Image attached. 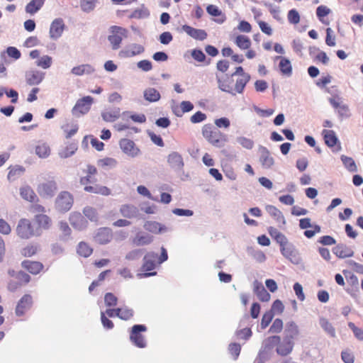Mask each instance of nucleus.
I'll return each mask as SVG.
<instances>
[{
  "label": "nucleus",
  "mask_w": 363,
  "mask_h": 363,
  "mask_svg": "<svg viewBox=\"0 0 363 363\" xmlns=\"http://www.w3.org/2000/svg\"><path fill=\"white\" fill-rule=\"evenodd\" d=\"M348 327L352 330L354 336L359 340H363V330L357 328L354 323L350 322Z\"/></svg>",
  "instance_id": "nucleus-64"
},
{
  "label": "nucleus",
  "mask_w": 363,
  "mask_h": 363,
  "mask_svg": "<svg viewBox=\"0 0 363 363\" xmlns=\"http://www.w3.org/2000/svg\"><path fill=\"white\" fill-rule=\"evenodd\" d=\"M50 148L45 143H40L35 147V154L40 158H47L50 155Z\"/></svg>",
  "instance_id": "nucleus-40"
},
{
  "label": "nucleus",
  "mask_w": 363,
  "mask_h": 363,
  "mask_svg": "<svg viewBox=\"0 0 363 363\" xmlns=\"http://www.w3.org/2000/svg\"><path fill=\"white\" fill-rule=\"evenodd\" d=\"M69 223L74 228L78 230H83L88 225L87 220L78 212H73L70 214Z\"/></svg>",
  "instance_id": "nucleus-14"
},
{
  "label": "nucleus",
  "mask_w": 363,
  "mask_h": 363,
  "mask_svg": "<svg viewBox=\"0 0 363 363\" xmlns=\"http://www.w3.org/2000/svg\"><path fill=\"white\" fill-rule=\"evenodd\" d=\"M83 213L91 222L96 223L99 220V215L96 210L91 206H86L83 209Z\"/></svg>",
  "instance_id": "nucleus-47"
},
{
  "label": "nucleus",
  "mask_w": 363,
  "mask_h": 363,
  "mask_svg": "<svg viewBox=\"0 0 363 363\" xmlns=\"http://www.w3.org/2000/svg\"><path fill=\"white\" fill-rule=\"evenodd\" d=\"M65 25L64 21L60 18H55L50 24V37L52 40H57L60 38L65 30Z\"/></svg>",
  "instance_id": "nucleus-13"
},
{
  "label": "nucleus",
  "mask_w": 363,
  "mask_h": 363,
  "mask_svg": "<svg viewBox=\"0 0 363 363\" xmlns=\"http://www.w3.org/2000/svg\"><path fill=\"white\" fill-rule=\"evenodd\" d=\"M57 189V183L53 178L40 183L37 186L38 194L45 199L54 196Z\"/></svg>",
  "instance_id": "nucleus-7"
},
{
  "label": "nucleus",
  "mask_w": 363,
  "mask_h": 363,
  "mask_svg": "<svg viewBox=\"0 0 363 363\" xmlns=\"http://www.w3.org/2000/svg\"><path fill=\"white\" fill-rule=\"evenodd\" d=\"M274 60H279V67L283 75L290 77L292 74V66L289 59L281 56H276Z\"/></svg>",
  "instance_id": "nucleus-21"
},
{
  "label": "nucleus",
  "mask_w": 363,
  "mask_h": 363,
  "mask_svg": "<svg viewBox=\"0 0 363 363\" xmlns=\"http://www.w3.org/2000/svg\"><path fill=\"white\" fill-rule=\"evenodd\" d=\"M218 85V88L224 92H227L232 96H235V92H234V90L232 89L230 85L227 83L225 80H221L220 78H217Z\"/></svg>",
  "instance_id": "nucleus-54"
},
{
  "label": "nucleus",
  "mask_w": 363,
  "mask_h": 363,
  "mask_svg": "<svg viewBox=\"0 0 363 363\" xmlns=\"http://www.w3.org/2000/svg\"><path fill=\"white\" fill-rule=\"evenodd\" d=\"M236 336L239 339L247 340L252 335L251 329L249 328H245L241 330H238L235 333Z\"/></svg>",
  "instance_id": "nucleus-62"
},
{
  "label": "nucleus",
  "mask_w": 363,
  "mask_h": 363,
  "mask_svg": "<svg viewBox=\"0 0 363 363\" xmlns=\"http://www.w3.org/2000/svg\"><path fill=\"white\" fill-rule=\"evenodd\" d=\"M150 16V12L147 9H140L135 10L131 17L134 18H146Z\"/></svg>",
  "instance_id": "nucleus-58"
},
{
  "label": "nucleus",
  "mask_w": 363,
  "mask_h": 363,
  "mask_svg": "<svg viewBox=\"0 0 363 363\" xmlns=\"http://www.w3.org/2000/svg\"><path fill=\"white\" fill-rule=\"evenodd\" d=\"M101 116L106 122H114L121 116V108L118 107L106 108L101 112Z\"/></svg>",
  "instance_id": "nucleus-20"
},
{
  "label": "nucleus",
  "mask_w": 363,
  "mask_h": 363,
  "mask_svg": "<svg viewBox=\"0 0 363 363\" xmlns=\"http://www.w3.org/2000/svg\"><path fill=\"white\" fill-rule=\"evenodd\" d=\"M45 0H31L26 6V12L29 14L37 13L43 6Z\"/></svg>",
  "instance_id": "nucleus-37"
},
{
  "label": "nucleus",
  "mask_w": 363,
  "mask_h": 363,
  "mask_svg": "<svg viewBox=\"0 0 363 363\" xmlns=\"http://www.w3.org/2000/svg\"><path fill=\"white\" fill-rule=\"evenodd\" d=\"M84 191L89 193L101 194L108 196L111 194V191L108 188L104 186L94 185V186H85Z\"/></svg>",
  "instance_id": "nucleus-36"
},
{
  "label": "nucleus",
  "mask_w": 363,
  "mask_h": 363,
  "mask_svg": "<svg viewBox=\"0 0 363 363\" xmlns=\"http://www.w3.org/2000/svg\"><path fill=\"white\" fill-rule=\"evenodd\" d=\"M144 52L145 48L143 45L138 43H130L119 51L118 56L121 58H131L141 55Z\"/></svg>",
  "instance_id": "nucleus-8"
},
{
  "label": "nucleus",
  "mask_w": 363,
  "mask_h": 363,
  "mask_svg": "<svg viewBox=\"0 0 363 363\" xmlns=\"http://www.w3.org/2000/svg\"><path fill=\"white\" fill-rule=\"evenodd\" d=\"M254 292L257 296L258 298L262 302H267L270 300L271 296L265 289L261 282L255 281L253 283Z\"/></svg>",
  "instance_id": "nucleus-22"
},
{
  "label": "nucleus",
  "mask_w": 363,
  "mask_h": 363,
  "mask_svg": "<svg viewBox=\"0 0 363 363\" xmlns=\"http://www.w3.org/2000/svg\"><path fill=\"white\" fill-rule=\"evenodd\" d=\"M94 99L90 96H84L77 101L72 109V113L75 117H80L86 114L91 109Z\"/></svg>",
  "instance_id": "nucleus-5"
},
{
  "label": "nucleus",
  "mask_w": 363,
  "mask_h": 363,
  "mask_svg": "<svg viewBox=\"0 0 363 363\" xmlns=\"http://www.w3.org/2000/svg\"><path fill=\"white\" fill-rule=\"evenodd\" d=\"M24 172V168L22 167H15L13 168H11L8 174V179L9 181H14L16 180L23 172Z\"/></svg>",
  "instance_id": "nucleus-50"
},
{
  "label": "nucleus",
  "mask_w": 363,
  "mask_h": 363,
  "mask_svg": "<svg viewBox=\"0 0 363 363\" xmlns=\"http://www.w3.org/2000/svg\"><path fill=\"white\" fill-rule=\"evenodd\" d=\"M167 162L174 171L180 172L183 171L184 163L182 156L177 152H172L167 156Z\"/></svg>",
  "instance_id": "nucleus-12"
},
{
  "label": "nucleus",
  "mask_w": 363,
  "mask_h": 363,
  "mask_svg": "<svg viewBox=\"0 0 363 363\" xmlns=\"http://www.w3.org/2000/svg\"><path fill=\"white\" fill-rule=\"evenodd\" d=\"M37 250V245H28L21 250V254L24 257H31L36 253Z\"/></svg>",
  "instance_id": "nucleus-59"
},
{
  "label": "nucleus",
  "mask_w": 363,
  "mask_h": 363,
  "mask_svg": "<svg viewBox=\"0 0 363 363\" xmlns=\"http://www.w3.org/2000/svg\"><path fill=\"white\" fill-rule=\"evenodd\" d=\"M280 251L281 255L288 259L298 252L293 244H290L285 247H281Z\"/></svg>",
  "instance_id": "nucleus-52"
},
{
  "label": "nucleus",
  "mask_w": 363,
  "mask_h": 363,
  "mask_svg": "<svg viewBox=\"0 0 363 363\" xmlns=\"http://www.w3.org/2000/svg\"><path fill=\"white\" fill-rule=\"evenodd\" d=\"M325 144L328 147H334L338 142V138L334 130L324 129L322 132Z\"/></svg>",
  "instance_id": "nucleus-32"
},
{
  "label": "nucleus",
  "mask_w": 363,
  "mask_h": 363,
  "mask_svg": "<svg viewBox=\"0 0 363 363\" xmlns=\"http://www.w3.org/2000/svg\"><path fill=\"white\" fill-rule=\"evenodd\" d=\"M21 198L29 202H35L38 200L33 189L28 185L23 186L19 189Z\"/></svg>",
  "instance_id": "nucleus-25"
},
{
  "label": "nucleus",
  "mask_w": 363,
  "mask_h": 363,
  "mask_svg": "<svg viewBox=\"0 0 363 363\" xmlns=\"http://www.w3.org/2000/svg\"><path fill=\"white\" fill-rule=\"evenodd\" d=\"M262 345L265 350L277 345L276 349L277 354L281 356H286L292 352L294 343V341L288 339H284L283 342H280V337L274 335L265 339Z\"/></svg>",
  "instance_id": "nucleus-1"
},
{
  "label": "nucleus",
  "mask_w": 363,
  "mask_h": 363,
  "mask_svg": "<svg viewBox=\"0 0 363 363\" xmlns=\"http://www.w3.org/2000/svg\"><path fill=\"white\" fill-rule=\"evenodd\" d=\"M293 289L298 299L301 301H303L306 297L301 284L296 282L294 284Z\"/></svg>",
  "instance_id": "nucleus-61"
},
{
  "label": "nucleus",
  "mask_w": 363,
  "mask_h": 363,
  "mask_svg": "<svg viewBox=\"0 0 363 363\" xmlns=\"http://www.w3.org/2000/svg\"><path fill=\"white\" fill-rule=\"evenodd\" d=\"M333 252L337 257L342 259L352 257L354 255L353 250L344 244H340L334 247Z\"/></svg>",
  "instance_id": "nucleus-24"
},
{
  "label": "nucleus",
  "mask_w": 363,
  "mask_h": 363,
  "mask_svg": "<svg viewBox=\"0 0 363 363\" xmlns=\"http://www.w3.org/2000/svg\"><path fill=\"white\" fill-rule=\"evenodd\" d=\"M16 231L19 238L25 240L41 235V231L38 229L35 230L31 222L26 218H21L18 220Z\"/></svg>",
  "instance_id": "nucleus-4"
},
{
  "label": "nucleus",
  "mask_w": 363,
  "mask_h": 363,
  "mask_svg": "<svg viewBox=\"0 0 363 363\" xmlns=\"http://www.w3.org/2000/svg\"><path fill=\"white\" fill-rule=\"evenodd\" d=\"M157 259V254L154 252L147 253L143 258L142 269L144 272L152 271L155 269Z\"/></svg>",
  "instance_id": "nucleus-19"
},
{
  "label": "nucleus",
  "mask_w": 363,
  "mask_h": 363,
  "mask_svg": "<svg viewBox=\"0 0 363 363\" xmlns=\"http://www.w3.org/2000/svg\"><path fill=\"white\" fill-rule=\"evenodd\" d=\"M133 316V311L126 306L118 308V317L122 320H129Z\"/></svg>",
  "instance_id": "nucleus-49"
},
{
  "label": "nucleus",
  "mask_w": 363,
  "mask_h": 363,
  "mask_svg": "<svg viewBox=\"0 0 363 363\" xmlns=\"http://www.w3.org/2000/svg\"><path fill=\"white\" fill-rule=\"evenodd\" d=\"M235 43L242 50H247L251 46V41L249 37L243 35H238Z\"/></svg>",
  "instance_id": "nucleus-45"
},
{
  "label": "nucleus",
  "mask_w": 363,
  "mask_h": 363,
  "mask_svg": "<svg viewBox=\"0 0 363 363\" xmlns=\"http://www.w3.org/2000/svg\"><path fill=\"white\" fill-rule=\"evenodd\" d=\"M229 352L233 357V359L235 360L239 356L241 350V347L238 343H231L228 347Z\"/></svg>",
  "instance_id": "nucleus-60"
},
{
  "label": "nucleus",
  "mask_w": 363,
  "mask_h": 363,
  "mask_svg": "<svg viewBox=\"0 0 363 363\" xmlns=\"http://www.w3.org/2000/svg\"><path fill=\"white\" fill-rule=\"evenodd\" d=\"M143 254V250L135 249L128 252L125 255V259L128 261L138 260Z\"/></svg>",
  "instance_id": "nucleus-55"
},
{
  "label": "nucleus",
  "mask_w": 363,
  "mask_h": 363,
  "mask_svg": "<svg viewBox=\"0 0 363 363\" xmlns=\"http://www.w3.org/2000/svg\"><path fill=\"white\" fill-rule=\"evenodd\" d=\"M285 334L284 339L293 341L299 335L298 325L293 321L288 323L286 325Z\"/></svg>",
  "instance_id": "nucleus-29"
},
{
  "label": "nucleus",
  "mask_w": 363,
  "mask_h": 363,
  "mask_svg": "<svg viewBox=\"0 0 363 363\" xmlns=\"http://www.w3.org/2000/svg\"><path fill=\"white\" fill-rule=\"evenodd\" d=\"M97 0H81V8L84 12L93 11L96 6Z\"/></svg>",
  "instance_id": "nucleus-53"
},
{
  "label": "nucleus",
  "mask_w": 363,
  "mask_h": 363,
  "mask_svg": "<svg viewBox=\"0 0 363 363\" xmlns=\"http://www.w3.org/2000/svg\"><path fill=\"white\" fill-rule=\"evenodd\" d=\"M143 227L145 230L155 234L164 233L168 230V228L165 225L157 221H147L145 223Z\"/></svg>",
  "instance_id": "nucleus-23"
},
{
  "label": "nucleus",
  "mask_w": 363,
  "mask_h": 363,
  "mask_svg": "<svg viewBox=\"0 0 363 363\" xmlns=\"http://www.w3.org/2000/svg\"><path fill=\"white\" fill-rule=\"evenodd\" d=\"M119 145L122 151L129 157H135L140 155V149L131 140L122 139L119 142Z\"/></svg>",
  "instance_id": "nucleus-11"
},
{
  "label": "nucleus",
  "mask_w": 363,
  "mask_h": 363,
  "mask_svg": "<svg viewBox=\"0 0 363 363\" xmlns=\"http://www.w3.org/2000/svg\"><path fill=\"white\" fill-rule=\"evenodd\" d=\"M288 21L292 24H297L300 21V16L295 9H291L288 13Z\"/></svg>",
  "instance_id": "nucleus-63"
},
{
  "label": "nucleus",
  "mask_w": 363,
  "mask_h": 363,
  "mask_svg": "<svg viewBox=\"0 0 363 363\" xmlns=\"http://www.w3.org/2000/svg\"><path fill=\"white\" fill-rule=\"evenodd\" d=\"M93 252L92 248L86 242H81L78 245L77 253L82 257H88Z\"/></svg>",
  "instance_id": "nucleus-46"
},
{
  "label": "nucleus",
  "mask_w": 363,
  "mask_h": 363,
  "mask_svg": "<svg viewBox=\"0 0 363 363\" xmlns=\"http://www.w3.org/2000/svg\"><path fill=\"white\" fill-rule=\"evenodd\" d=\"M112 230L108 228H101L98 230L94 240L96 242L104 245L108 243L112 239Z\"/></svg>",
  "instance_id": "nucleus-17"
},
{
  "label": "nucleus",
  "mask_w": 363,
  "mask_h": 363,
  "mask_svg": "<svg viewBox=\"0 0 363 363\" xmlns=\"http://www.w3.org/2000/svg\"><path fill=\"white\" fill-rule=\"evenodd\" d=\"M274 318V313L272 311H267L262 318L260 326L262 329H265L271 323Z\"/></svg>",
  "instance_id": "nucleus-56"
},
{
  "label": "nucleus",
  "mask_w": 363,
  "mask_h": 363,
  "mask_svg": "<svg viewBox=\"0 0 363 363\" xmlns=\"http://www.w3.org/2000/svg\"><path fill=\"white\" fill-rule=\"evenodd\" d=\"M52 64V58L49 55H43L40 57L35 62V65L43 69H49Z\"/></svg>",
  "instance_id": "nucleus-44"
},
{
  "label": "nucleus",
  "mask_w": 363,
  "mask_h": 363,
  "mask_svg": "<svg viewBox=\"0 0 363 363\" xmlns=\"http://www.w3.org/2000/svg\"><path fill=\"white\" fill-rule=\"evenodd\" d=\"M66 138H70L77 133L79 126L74 123H67L61 126Z\"/></svg>",
  "instance_id": "nucleus-38"
},
{
  "label": "nucleus",
  "mask_w": 363,
  "mask_h": 363,
  "mask_svg": "<svg viewBox=\"0 0 363 363\" xmlns=\"http://www.w3.org/2000/svg\"><path fill=\"white\" fill-rule=\"evenodd\" d=\"M22 266L23 268L27 269L30 273L33 274H38L43 267V265L38 262H31L29 260H26L22 262Z\"/></svg>",
  "instance_id": "nucleus-34"
},
{
  "label": "nucleus",
  "mask_w": 363,
  "mask_h": 363,
  "mask_svg": "<svg viewBox=\"0 0 363 363\" xmlns=\"http://www.w3.org/2000/svg\"><path fill=\"white\" fill-rule=\"evenodd\" d=\"M120 212L123 217L133 218L138 216L139 211L138 208L133 205L125 204L121 206Z\"/></svg>",
  "instance_id": "nucleus-28"
},
{
  "label": "nucleus",
  "mask_w": 363,
  "mask_h": 363,
  "mask_svg": "<svg viewBox=\"0 0 363 363\" xmlns=\"http://www.w3.org/2000/svg\"><path fill=\"white\" fill-rule=\"evenodd\" d=\"M35 220L40 228L48 229L50 227L51 220L45 214L36 215Z\"/></svg>",
  "instance_id": "nucleus-42"
},
{
  "label": "nucleus",
  "mask_w": 363,
  "mask_h": 363,
  "mask_svg": "<svg viewBox=\"0 0 363 363\" xmlns=\"http://www.w3.org/2000/svg\"><path fill=\"white\" fill-rule=\"evenodd\" d=\"M44 77L45 73L36 69L29 70L26 73V81L30 86L40 84Z\"/></svg>",
  "instance_id": "nucleus-15"
},
{
  "label": "nucleus",
  "mask_w": 363,
  "mask_h": 363,
  "mask_svg": "<svg viewBox=\"0 0 363 363\" xmlns=\"http://www.w3.org/2000/svg\"><path fill=\"white\" fill-rule=\"evenodd\" d=\"M147 328L144 325H135L132 327L130 340L131 342L139 348H144L147 345V342L142 332H145Z\"/></svg>",
  "instance_id": "nucleus-6"
},
{
  "label": "nucleus",
  "mask_w": 363,
  "mask_h": 363,
  "mask_svg": "<svg viewBox=\"0 0 363 363\" xmlns=\"http://www.w3.org/2000/svg\"><path fill=\"white\" fill-rule=\"evenodd\" d=\"M202 135L209 143L216 147H223L228 141V136L211 124L203 125Z\"/></svg>",
  "instance_id": "nucleus-2"
},
{
  "label": "nucleus",
  "mask_w": 363,
  "mask_h": 363,
  "mask_svg": "<svg viewBox=\"0 0 363 363\" xmlns=\"http://www.w3.org/2000/svg\"><path fill=\"white\" fill-rule=\"evenodd\" d=\"M283 329V321L279 318H276L270 326L269 332L271 333H279Z\"/></svg>",
  "instance_id": "nucleus-57"
},
{
  "label": "nucleus",
  "mask_w": 363,
  "mask_h": 363,
  "mask_svg": "<svg viewBox=\"0 0 363 363\" xmlns=\"http://www.w3.org/2000/svg\"><path fill=\"white\" fill-rule=\"evenodd\" d=\"M182 29L187 35H189V36H191L192 38H194L195 40H203L207 38V33L203 29L194 28L188 25L182 26Z\"/></svg>",
  "instance_id": "nucleus-18"
},
{
  "label": "nucleus",
  "mask_w": 363,
  "mask_h": 363,
  "mask_svg": "<svg viewBox=\"0 0 363 363\" xmlns=\"http://www.w3.org/2000/svg\"><path fill=\"white\" fill-rule=\"evenodd\" d=\"M143 96L146 101L151 103L158 101L161 98L160 92L152 87L145 89L143 91Z\"/></svg>",
  "instance_id": "nucleus-33"
},
{
  "label": "nucleus",
  "mask_w": 363,
  "mask_h": 363,
  "mask_svg": "<svg viewBox=\"0 0 363 363\" xmlns=\"http://www.w3.org/2000/svg\"><path fill=\"white\" fill-rule=\"evenodd\" d=\"M266 211L279 223L286 224V220L281 211L276 206L272 205H267Z\"/></svg>",
  "instance_id": "nucleus-26"
},
{
  "label": "nucleus",
  "mask_w": 363,
  "mask_h": 363,
  "mask_svg": "<svg viewBox=\"0 0 363 363\" xmlns=\"http://www.w3.org/2000/svg\"><path fill=\"white\" fill-rule=\"evenodd\" d=\"M117 164V160L112 157H105L98 161V165L102 167H108L109 168H114L116 167Z\"/></svg>",
  "instance_id": "nucleus-51"
},
{
  "label": "nucleus",
  "mask_w": 363,
  "mask_h": 363,
  "mask_svg": "<svg viewBox=\"0 0 363 363\" xmlns=\"http://www.w3.org/2000/svg\"><path fill=\"white\" fill-rule=\"evenodd\" d=\"M258 151L259 153V162L263 169H271L274 164V159L271 155L269 150L264 146H259Z\"/></svg>",
  "instance_id": "nucleus-10"
},
{
  "label": "nucleus",
  "mask_w": 363,
  "mask_h": 363,
  "mask_svg": "<svg viewBox=\"0 0 363 363\" xmlns=\"http://www.w3.org/2000/svg\"><path fill=\"white\" fill-rule=\"evenodd\" d=\"M236 141L238 144H240L243 148L247 150H252L254 147L255 143L254 141L245 136H239L236 138Z\"/></svg>",
  "instance_id": "nucleus-48"
},
{
  "label": "nucleus",
  "mask_w": 363,
  "mask_h": 363,
  "mask_svg": "<svg viewBox=\"0 0 363 363\" xmlns=\"http://www.w3.org/2000/svg\"><path fill=\"white\" fill-rule=\"evenodd\" d=\"M206 11L210 15L213 16H219L218 18L215 19L216 23L221 24L225 21V16L216 6L209 5L207 6Z\"/></svg>",
  "instance_id": "nucleus-39"
},
{
  "label": "nucleus",
  "mask_w": 363,
  "mask_h": 363,
  "mask_svg": "<svg viewBox=\"0 0 363 363\" xmlns=\"http://www.w3.org/2000/svg\"><path fill=\"white\" fill-rule=\"evenodd\" d=\"M128 31L125 28L118 26H111L109 28L108 40L111 44L112 50H118L121 47L123 40L128 37Z\"/></svg>",
  "instance_id": "nucleus-3"
},
{
  "label": "nucleus",
  "mask_w": 363,
  "mask_h": 363,
  "mask_svg": "<svg viewBox=\"0 0 363 363\" xmlns=\"http://www.w3.org/2000/svg\"><path fill=\"white\" fill-rule=\"evenodd\" d=\"M250 79V74H243L242 77H240L237 79L235 84V88L233 89L235 94L243 93L245 88Z\"/></svg>",
  "instance_id": "nucleus-31"
},
{
  "label": "nucleus",
  "mask_w": 363,
  "mask_h": 363,
  "mask_svg": "<svg viewBox=\"0 0 363 363\" xmlns=\"http://www.w3.org/2000/svg\"><path fill=\"white\" fill-rule=\"evenodd\" d=\"M319 323L320 327L327 334H328L332 337H335V329L328 319L325 318H320L319 320Z\"/></svg>",
  "instance_id": "nucleus-41"
},
{
  "label": "nucleus",
  "mask_w": 363,
  "mask_h": 363,
  "mask_svg": "<svg viewBox=\"0 0 363 363\" xmlns=\"http://www.w3.org/2000/svg\"><path fill=\"white\" fill-rule=\"evenodd\" d=\"M72 204L73 197L72 194L68 191L61 192L56 199V208L60 211H68L72 208Z\"/></svg>",
  "instance_id": "nucleus-9"
},
{
  "label": "nucleus",
  "mask_w": 363,
  "mask_h": 363,
  "mask_svg": "<svg viewBox=\"0 0 363 363\" xmlns=\"http://www.w3.org/2000/svg\"><path fill=\"white\" fill-rule=\"evenodd\" d=\"M95 72L94 67L89 64H83L74 67L71 69V73L75 76H82L84 74H91Z\"/></svg>",
  "instance_id": "nucleus-27"
},
{
  "label": "nucleus",
  "mask_w": 363,
  "mask_h": 363,
  "mask_svg": "<svg viewBox=\"0 0 363 363\" xmlns=\"http://www.w3.org/2000/svg\"><path fill=\"white\" fill-rule=\"evenodd\" d=\"M153 240V237L149 234L138 233L133 240V243L137 246H142L150 244Z\"/></svg>",
  "instance_id": "nucleus-30"
},
{
  "label": "nucleus",
  "mask_w": 363,
  "mask_h": 363,
  "mask_svg": "<svg viewBox=\"0 0 363 363\" xmlns=\"http://www.w3.org/2000/svg\"><path fill=\"white\" fill-rule=\"evenodd\" d=\"M77 144L75 143H68L65 147L62 148L58 155L60 157L65 159L72 156L77 150Z\"/></svg>",
  "instance_id": "nucleus-35"
},
{
  "label": "nucleus",
  "mask_w": 363,
  "mask_h": 363,
  "mask_svg": "<svg viewBox=\"0 0 363 363\" xmlns=\"http://www.w3.org/2000/svg\"><path fill=\"white\" fill-rule=\"evenodd\" d=\"M341 161L342 162L345 167L350 172H357V167L355 164L354 160L350 157L345 155H342Z\"/></svg>",
  "instance_id": "nucleus-43"
},
{
  "label": "nucleus",
  "mask_w": 363,
  "mask_h": 363,
  "mask_svg": "<svg viewBox=\"0 0 363 363\" xmlns=\"http://www.w3.org/2000/svg\"><path fill=\"white\" fill-rule=\"evenodd\" d=\"M33 304L32 296L29 294L24 295L18 301L16 308V314L18 316L23 315L30 309Z\"/></svg>",
  "instance_id": "nucleus-16"
}]
</instances>
